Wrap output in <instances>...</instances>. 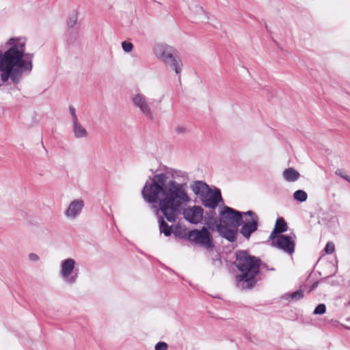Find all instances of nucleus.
<instances>
[{
	"mask_svg": "<svg viewBox=\"0 0 350 350\" xmlns=\"http://www.w3.org/2000/svg\"><path fill=\"white\" fill-rule=\"evenodd\" d=\"M178 178L187 180L188 176L185 172L169 169L149 177L142 191V197L146 202L159 204V207H155L157 215L161 211L171 223L176 221L183 206L190 202L186 183H177L175 179Z\"/></svg>",
	"mask_w": 350,
	"mask_h": 350,
	"instance_id": "nucleus-1",
	"label": "nucleus"
},
{
	"mask_svg": "<svg viewBox=\"0 0 350 350\" xmlns=\"http://www.w3.org/2000/svg\"><path fill=\"white\" fill-rule=\"evenodd\" d=\"M5 51L0 49V87L9 79L14 84L21 81L25 72L33 68V54L25 53V41L11 38L5 43Z\"/></svg>",
	"mask_w": 350,
	"mask_h": 350,
	"instance_id": "nucleus-2",
	"label": "nucleus"
},
{
	"mask_svg": "<svg viewBox=\"0 0 350 350\" xmlns=\"http://www.w3.org/2000/svg\"><path fill=\"white\" fill-rule=\"evenodd\" d=\"M237 267L241 272L236 276L237 286L241 288H252L256 284V276L260 272V259L245 250L236 253Z\"/></svg>",
	"mask_w": 350,
	"mask_h": 350,
	"instance_id": "nucleus-3",
	"label": "nucleus"
},
{
	"mask_svg": "<svg viewBox=\"0 0 350 350\" xmlns=\"http://www.w3.org/2000/svg\"><path fill=\"white\" fill-rule=\"evenodd\" d=\"M153 51L157 58L173 69L176 74L181 72L183 64L179 59L174 56V49L172 47L167 44H157L154 46Z\"/></svg>",
	"mask_w": 350,
	"mask_h": 350,
	"instance_id": "nucleus-4",
	"label": "nucleus"
},
{
	"mask_svg": "<svg viewBox=\"0 0 350 350\" xmlns=\"http://www.w3.org/2000/svg\"><path fill=\"white\" fill-rule=\"evenodd\" d=\"M187 238L194 245L209 251L215 247L213 237L206 227H202L200 230L194 229L189 231Z\"/></svg>",
	"mask_w": 350,
	"mask_h": 350,
	"instance_id": "nucleus-5",
	"label": "nucleus"
},
{
	"mask_svg": "<svg viewBox=\"0 0 350 350\" xmlns=\"http://www.w3.org/2000/svg\"><path fill=\"white\" fill-rule=\"evenodd\" d=\"M132 103L134 107L139 109L148 120L154 119V111L152 106L154 99L150 98L142 93H136L131 97Z\"/></svg>",
	"mask_w": 350,
	"mask_h": 350,
	"instance_id": "nucleus-6",
	"label": "nucleus"
},
{
	"mask_svg": "<svg viewBox=\"0 0 350 350\" xmlns=\"http://www.w3.org/2000/svg\"><path fill=\"white\" fill-rule=\"evenodd\" d=\"M243 214L232 208L224 206L219 213L218 224L239 227L243 224Z\"/></svg>",
	"mask_w": 350,
	"mask_h": 350,
	"instance_id": "nucleus-7",
	"label": "nucleus"
},
{
	"mask_svg": "<svg viewBox=\"0 0 350 350\" xmlns=\"http://www.w3.org/2000/svg\"><path fill=\"white\" fill-rule=\"evenodd\" d=\"M75 266L76 261L73 258H66L61 262L59 275L65 282L73 284L77 282L79 269Z\"/></svg>",
	"mask_w": 350,
	"mask_h": 350,
	"instance_id": "nucleus-8",
	"label": "nucleus"
},
{
	"mask_svg": "<svg viewBox=\"0 0 350 350\" xmlns=\"http://www.w3.org/2000/svg\"><path fill=\"white\" fill-rule=\"evenodd\" d=\"M245 219H243L240 233L247 239H249L251 234L256 232L258 226V216L252 211L243 213Z\"/></svg>",
	"mask_w": 350,
	"mask_h": 350,
	"instance_id": "nucleus-9",
	"label": "nucleus"
},
{
	"mask_svg": "<svg viewBox=\"0 0 350 350\" xmlns=\"http://www.w3.org/2000/svg\"><path fill=\"white\" fill-rule=\"evenodd\" d=\"M295 238L294 234L291 235L280 234L272 240V245L289 254H292L295 251Z\"/></svg>",
	"mask_w": 350,
	"mask_h": 350,
	"instance_id": "nucleus-10",
	"label": "nucleus"
},
{
	"mask_svg": "<svg viewBox=\"0 0 350 350\" xmlns=\"http://www.w3.org/2000/svg\"><path fill=\"white\" fill-rule=\"evenodd\" d=\"M204 210L200 206L194 205L193 206L184 208L183 215L184 219L193 224L200 223L203 219Z\"/></svg>",
	"mask_w": 350,
	"mask_h": 350,
	"instance_id": "nucleus-11",
	"label": "nucleus"
},
{
	"mask_svg": "<svg viewBox=\"0 0 350 350\" xmlns=\"http://www.w3.org/2000/svg\"><path fill=\"white\" fill-rule=\"evenodd\" d=\"M202 204L206 208H215L219 202L222 200L221 191L216 189L213 191L211 189L200 198Z\"/></svg>",
	"mask_w": 350,
	"mask_h": 350,
	"instance_id": "nucleus-12",
	"label": "nucleus"
},
{
	"mask_svg": "<svg viewBox=\"0 0 350 350\" xmlns=\"http://www.w3.org/2000/svg\"><path fill=\"white\" fill-rule=\"evenodd\" d=\"M84 201L81 199L72 200L64 212L65 216L70 219H75L82 212Z\"/></svg>",
	"mask_w": 350,
	"mask_h": 350,
	"instance_id": "nucleus-13",
	"label": "nucleus"
},
{
	"mask_svg": "<svg viewBox=\"0 0 350 350\" xmlns=\"http://www.w3.org/2000/svg\"><path fill=\"white\" fill-rule=\"evenodd\" d=\"M237 228L224 224L216 225V230L219 232V235L230 242L236 241L238 233Z\"/></svg>",
	"mask_w": 350,
	"mask_h": 350,
	"instance_id": "nucleus-14",
	"label": "nucleus"
},
{
	"mask_svg": "<svg viewBox=\"0 0 350 350\" xmlns=\"http://www.w3.org/2000/svg\"><path fill=\"white\" fill-rule=\"evenodd\" d=\"M191 189L193 191V192L200 197V198L204 196L208 190L209 187L207 184L201 181V180H197L194 181L191 185Z\"/></svg>",
	"mask_w": 350,
	"mask_h": 350,
	"instance_id": "nucleus-15",
	"label": "nucleus"
},
{
	"mask_svg": "<svg viewBox=\"0 0 350 350\" xmlns=\"http://www.w3.org/2000/svg\"><path fill=\"white\" fill-rule=\"evenodd\" d=\"M287 230V224L282 217L277 219L275 227L269 236V239L273 240L278 236L277 234L284 232Z\"/></svg>",
	"mask_w": 350,
	"mask_h": 350,
	"instance_id": "nucleus-16",
	"label": "nucleus"
},
{
	"mask_svg": "<svg viewBox=\"0 0 350 350\" xmlns=\"http://www.w3.org/2000/svg\"><path fill=\"white\" fill-rule=\"evenodd\" d=\"M72 131L76 138H85L88 135V131L81 125L79 121L72 122Z\"/></svg>",
	"mask_w": 350,
	"mask_h": 350,
	"instance_id": "nucleus-17",
	"label": "nucleus"
},
{
	"mask_svg": "<svg viewBox=\"0 0 350 350\" xmlns=\"http://www.w3.org/2000/svg\"><path fill=\"white\" fill-rule=\"evenodd\" d=\"M158 223L160 233H163L166 237H169L172 234L173 232L172 226L167 224L164 217H159L158 218Z\"/></svg>",
	"mask_w": 350,
	"mask_h": 350,
	"instance_id": "nucleus-18",
	"label": "nucleus"
},
{
	"mask_svg": "<svg viewBox=\"0 0 350 350\" xmlns=\"http://www.w3.org/2000/svg\"><path fill=\"white\" fill-rule=\"evenodd\" d=\"M299 176V173L292 167L287 168L283 172V177L288 182L296 181Z\"/></svg>",
	"mask_w": 350,
	"mask_h": 350,
	"instance_id": "nucleus-19",
	"label": "nucleus"
},
{
	"mask_svg": "<svg viewBox=\"0 0 350 350\" xmlns=\"http://www.w3.org/2000/svg\"><path fill=\"white\" fill-rule=\"evenodd\" d=\"M304 296V291L299 289L291 293H286L283 295V298L290 301H297L302 299Z\"/></svg>",
	"mask_w": 350,
	"mask_h": 350,
	"instance_id": "nucleus-20",
	"label": "nucleus"
},
{
	"mask_svg": "<svg viewBox=\"0 0 350 350\" xmlns=\"http://www.w3.org/2000/svg\"><path fill=\"white\" fill-rule=\"evenodd\" d=\"M293 198L297 202H304L306 201L308 195L304 190L299 189L295 191L293 193Z\"/></svg>",
	"mask_w": 350,
	"mask_h": 350,
	"instance_id": "nucleus-21",
	"label": "nucleus"
},
{
	"mask_svg": "<svg viewBox=\"0 0 350 350\" xmlns=\"http://www.w3.org/2000/svg\"><path fill=\"white\" fill-rule=\"evenodd\" d=\"M326 311V306L324 304H319L314 309L313 314H323Z\"/></svg>",
	"mask_w": 350,
	"mask_h": 350,
	"instance_id": "nucleus-22",
	"label": "nucleus"
},
{
	"mask_svg": "<svg viewBox=\"0 0 350 350\" xmlns=\"http://www.w3.org/2000/svg\"><path fill=\"white\" fill-rule=\"evenodd\" d=\"M122 47L124 52L129 53L133 49V44L130 42L123 41L122 42Z\"/></svg>",
	"mask_w": 350,
	"mask_h": 350,
	"instance_id": "nucleus-23",
	"label": "nucleus"
},
{
	"mask_svg": "<svg viewBox=\"0 0 350 350\" xmlns=\"http://www.w3.org/2000/svg\"><path fill=\"white\" fill-rule=\"evenodd\" d=\"M335 246L332 242H328L324 249L326 254H331L334 252Z\"/></svg>",
	"mask_w": 350,
	"mask_h": 350,
	"instance_id": "nucleus-24",
	"label": "nucleus"
},
{
	"mask_svg": "<svg viewBox=\"0 0 350 350\" xmlns=\"http://www.w3.org/2000/svg\"><path fill=\"white\" fill-rule=\"evenodd\" d=\"M217 224V221L213 217H208L206 221V225L208 226L209 228L214 230V227L216 228Z\"/></svg>",
	"mask_w": 350,
	"mask_h": 350,
	"instance_id": "nucleus-25",
	"label": "nucleus"
},
{
	"mask_svg": "<svg viewBox=\"0 0 350 350\" xmlns=\"http://www.w3.org/2000/svg\"><path fill=\"white\" fill-rule=\"evenodd\" d=\"M168 345L165 342H159L154 346V350H167Z\"/></svg>",
	"mask_w": 350,
	"mask_h": 350,
	"instance_id": "nucleus-26",
	"label": "nucleus"
},
{
	"mask_svg": "<svg viewBox=\"0 0 350 350\" xmlns=\"http://www.w3.org/2000/svg\"><path fill=\"white\" fill-rule=\"evenodd\" d=\"M77 21V15L74 14L72 16L70 17L69 20L68 21L67 25L69 27H73Z\"/></svg>",
	"mask_w": 350,
	"mask_h": 350,
	"instance_id": "nucleus-27",
	"label": "nucleus"
},
{
	"mask_svg": "<svg viewBox=\"0 0 350 350\" xmlns=\"http://www.w3.org/2000/svg\"><path fill=\"white\" fill-rule=\"evenodd\" d=\"M69 111L72 117V123L78 121L79 120L76 113V110L73 106L69 107Z\"/></svg>",
	"mask_w": 350,
	"mask_h": 350,
	"instance_id": "nucleus-28",
	"label": "nucleus"
},
{
	"mask_svg": "<svg viewBox=\"0 0 350 350\" xmlns=\"http://www.w3.org/2000/svg\"><path fill=\"white\" fill-rule=\"evenodd\" d=\"M29 259L33 262H37L39 260V256L35 253H30L29 254Z\"/></svg>",
	"mask_w": 350,
	"mask_h": 350,
	"instance_id": "nucleus-29",
	"label": "nucleus"
},
{
	"mask_svg": "<svg viewBox=\"0 0 350 350\" xmlns=\"http://www.w3.org/2000/svg\"><path fill=\"white\" fill-rule=\"evenodd\" d=\"M335 174L337 175V176H340L341 178H342L343 179H345V177H347V174L343 172L342 170L341 169H338Z\"/></svg>",
	"mask_w": 350,
	"mask_h": 350,
	"instance_id": "nucleus-30",
	"label": "nucleus"
},
{
	"mask_svg": "<svg viewBox=\"0 0 350 350\" xmlns=\"http://www.w3.org/2000/svg\"><path fill=\"white\" fill-rule=\"evenodd\" d=\"M175 131L177 133L182 134L185 133L186 128L184 126H178L175 129Z\"/></svg>",
	"mask_w": 350,
	"mask_h": 350,
	"instance_id": "nucleus-31",
	"label": "nucleus"
},
{
	"mask_svg": "<svg viewBox=\"0 0 350 350\" xmlns=\"http://www.w3.org/2000/svg\"><path fill=\"white\" fill-rule=\"evenodd\" d=\"M317 286H318V282H314V283L312 284V286H311V287H310V291H312V290L315 289V288L317 287Z\"/></svg>",
	"mask_w": 350,
	"mask_h": 350,
	"instance_id": "nucleus-32",
	"label": "nucleus"
},
{
	"mask_svg": "<svg viewBox=\"0 0 350 350\" xmlns=\"http://www.w3.org/2000/svg\"><path fill=\"white\" fill-rule=\"evenodd\" d=\"M198 10H199V11H200V12H202V14H204V17H205V18H206V19H208V16H207V13H206V12H205L204 11V10H203L202 8H200Z\"/></svg>",
	"mask_w": 350,
	"mask_h": 350,
	"instance_id": "nucleus-33",
	"label": "nucleus"
},
{
	"mask_svg": "<svg viewBox=\"0 0 350 350\" xmlns=\"http://www.w3.org/2000/svg\"><path fill=\"white\" fill-rule=\"evenodd\" d=\"M260 267H262V269H267V270H269V267H268V265H267V264H265V263L262 264V263L260 262Z\"/></svg>",
	"mask_w": 350,
	"mask_h": 350,
	"instance_id": "nucleus-34",
	"label": "nucleus"
},
{
	"mask_svg": "<svg viewBox=\"0 0 350 350\" xmlns=\"http://www.w3.org/2000/svg\"><path fill=\"white\" fill-rule=\"evenodd\" d=\"M345 180L348 181L350 183V176H347V177H345Z\"/></svg>",
	"mask_w": 350,
	"mask_h": 350,
	"instance_id": "nucleus-35",
	"label": "nucleus"
},
{
	"mask_svg": "<svg viewBox=\"0 0 350 350\" xmlns=\"http://www.w3.org/2000/svg\"><path fill=\"white\" fill-rule=\"evenodd\" d=\"M269 270H270V271H275V269L274 268H269Z\"/></svg>",
	"mask_w": 350,
	"mask_h": 350,
	"instance_id": "nucleus-36",
	"label": "nucleus"
},
{
	"mask_svg": "<svg viewBox=\"0 0 350 350\" xmlns=\"http://www.w3.org/2000/svg\"><path fill=\"white\" fill-rule=\"evenodd\" d=\"M349 306H350V301L349 302Z\"/></svg>",
	"mask_w": 350,
	"mask_h": 350,
	"instance_id": "nucleus-37",
	"label": "nucleus"
}]
</instances>
